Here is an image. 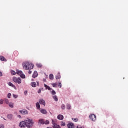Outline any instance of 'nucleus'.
I'll return each instance as SVG.
<instances>
[{"mask_svg": "<svg viewBox=\"0 0 128 128\" xmlns=\"http://www.w3.org/2000/svg\"><path fill=\"white\" fill-rule=\"evenodd\" d=\"M34 125V121H32V119L27 118L25 120V126L28 128H32V126Z\"/></svg>", "mask_w": 128, "mask_h": 128, "instance_id": "1", "label": "nucleus"}, {"mask_svg": "<svg viewBox=\"0 0 128 128\" xmlns=\"http://www.w3.org/2000/svg\"><path fill=\"white\" fill-rule=\"evenodd\" d=\"M23 68L26 70H32V68H34V65L32 64H30L28 62H26L23 64Z\"/></svg>", "mask_w": 128, "mask_h": 128, "instance_id": "2", "label": "nucleus"}, {"mask_svg": "<svg viewBox=\"0 0 128 128\" xmlns=\"http://www.w3.org/2000/svg\"><path fill=\"white\" fill-rule=\"evenodd\" d=\"M13 81L18 84H22V78H20L14 77L13 78Z\"/></svg>", "mask_w": 128, "mask_h": 128, "instance_id": "3", "label": "nucleus"}, {"mask_svg": "<svg viewBox=\"0 0 128 128\" xmlns=\"http://www.w3.org/2000/svg\"><path fill=\"white\" fill-rule=\"evenodd\" d=\"M16 74L20 76V78H26V75L22 74V70H17Z\"/></svg>", "mask_w": 128, "mask_h": 128, "instance_id": "4", "label": "nucleus"}, {"mask_svg": "<svg viewBox=\"0 0 128 128\" xmlns=\"http://www.w3.org/2000/svg\"><path fill=\"white\" fill-rule=\"evenodd\" d=\"M52 126L54 128H62L60 127V125H58L56 123V122H54V120H52Z\"/></svg>", "mask_w": 128, "mask_h": 128, "instance_id": "5", "label": "nucleus"}, {"mask_svg": "<svg viewBox=\"0 0 128 128\" xmlns=\"http://www.w3.org/2000/svg\"><path fill=\"white\" fill-rule=\"evenodd\" d=\"M89 118H90L91 120H92V122H96V116L94 114H90L89 116Z\"/></svg>", "mask_w": 128, "mask_h": 128, "instance_id": "6", "label": "nucleus"}, {"mask_svg": "<svg viewBox=\"0 0 128 128\" xmlns=\"http://www.w3.org/2000/svg\"><path fill=\"white\" fill-rule=\"evenodd\" d=\"M19 112H20V114H28L26 110H19Z\"/></svg>", "mask_w": 128, "mask_h": 128, "instance_id": "7", "label": "nucleus"}, {"mask_svg": "<svg viewBox=\"0 0 128 128\" xmlns=\"http://www.w3.org/2000/svg\"><path fill=\"white\" fill-rule=\"evenodd\" d=\"M26 126V121H22L19 124L20 128H24Z\"/></svg>", "mask_w": 128, "mask_h": 128, "instance_id": "8", "label": "nucleus"}, {"mask_svg": "<svg viewBox=\"0 0 128 128\" xmlns=\"http://www.w3.org/2000/svg\"><path fill=\"white\" fill-rule=\"evenodd\" d=\"M40 110L42 114H46L48 112H46V109L44 108H40Z\"/></svg>", "mask_w": 128, "mask_h": 128, "instance_id": "9", "label": "nucleus"}, {"mask_svg": "<svg viewBox=\"0 0 128 128\" xmlns=\"http://www.w3.org/2000/svg\"><path fill=\"white\" fill-rule=\"evenodd\" d=\"M39 104H43V106H46V101L42 99H40L39 100Z\"/></svg>", "mask_w": 128, "mask_h": 128, "instance_id": "10", "label": "nucleus"}, {"mask_svg": "<svg viewBox=\"0 0 128 128\" xmlns=\"http://www.w3.org/2000/svg\"><path fill=\"white\" fill-rule=\"evenodd\" d=\"M68 128H74V125L73 123H69L67 124Z\"/></svg>", "mask_w": 128, "mask_h": 128, "instance_id": "11", "label": "nucleus"}, {"mask_svg": "<svg viewBox=\"0 0 128 128\" xmlns=\"http://www.w3.org/2000/svg\"><path fill=\"white\" fill-rule=\"evenodd\" d=\"M66 108L67 110H72V105L70 104H66Z\"/></svg>", "mask_w": 128, "mask_h": 128, "instance_id": "12", "label": "nucleus"}, {"mask_svg": "<svg viewBox=\"0 0 128 128\" xmlns=\"http://www.w3.org/2000/svg\"><path fill=\"white\" fill-rule=\"evenodd\" d=\"M38 72L34 71L33 74H32V78H36L38 77Z\"/></svg>", "mask_w": 128, "mask_h": 128, "instance_id": "13", "label": "nucleus"}, {"mask_svg": "<svg viewBox=\"0 0 128 128\" xmlns=\"http://www.w3.org/2000/svg\"><path fill=\"white\" fill-rule=\"evenodd\" d=\"M57 118H58V120H64V116L59 114Z\"/></svg>", "mask_w": 128, "mask_h": 128, "instance_id": "14", "label": "nucleus"}, {"mask_svg": "<svg viewBox=\"0 0 128 128\" xmlns=\"http://www.w3.org/2000/svg\"><path fill=\"white\" fill-rule=\"evenodd\" d=\"M44 88H46V90H52V88H50V86L44 84Z\"/></svg>", "mask_w": 128, "mask_h": 128, "instance_id": "15", "label": "nucleus"}, {"mask_svg": "<svg viewBox=\"0 0 128 128\" xmlns=\"http://www.w3.org/2000/svg\"><path fill=\"white\" fill-rule=\"evenodd\" d=\"M38 124H44V120L42 119L39 120Z\"/></svg>", "mask_w": 128, "mask_h": 128, "instance_id": "16", "label": "nucleus"}, {"mask_svg": "<svg viewBox=\"0 0 128 128\" xmlns=\"http://www.w3.org/2000/svg\"><path fill=\"white\" fill-rule=\"evenodd\" d=\"M8 86H12V88H16V86L14 85V84H12V83L11 82H9L8 83Z\"/></svg>", "mask_w": 128, "mask_h": 128, "instance_id": "17", "label": "nucleus"}, {"mask_svg": "<svg viewBox=\"0 0 128 128\" xmlns=\"http://www.w3.org/2000/svg\"><path fill=\"white\" fill-rule=\"evenodd\" d=\"M36 106L38 110H40V103L38 102L36 103Z\"/></svg>", "mask_w": 128, "mask_h": 128, "instance_id": "18", "label": "nucleus"}, {"mask_svg": "<svg viewBox=\"0 0 128 128\" xmlns=\"http://www.w3.org/2000/svg\"><path fill=\"white\" fill-rule=\"evenodd\" d=\"M31 86L32 88H36V82H31Z\"/></svg>", "mask_w": 128, "mask_h": 128, "instance_id": "19", "label": "nucleus"}, {"mask_svg": "<svg viewBox=\"0 0 128 128\" xmlns=\"http://www.w3.org/2000/svg\"><path fill=\"white\" fill-rule=\"evenodd\" d=\"M8 120H12V114H10L8 115Z\"/></svg>", "mask_w": 128, "mask_h": 128, "instance_id": "20", "label": "nucleus"}, {"mask_svg": "<svg viewBox=\"0 0 128 128\" xmlns=\"http://www.w3.org/2000/svg\"><path fill=\"white\" fill-rule=\"evenodd\" d=\"M50 92H51L53 96H54V94H56V91H54V90H50Z\"/></svg>", "mask_w": 128, "mask_h": 128, "instance_id": "21", "label": "nucleus"}, {"mask_svg": "<svg viewBox=\"0 0 128 128\" xmlns=\"http://www.w3.org/2000/svg\"><path fill=\"white\" fill-rule=\"evenodd\" d=\"M52 98H53L55 102H58V100L57 96H52Z\"/></svg>", "mask_w": 128, "mask_h": 128, "instance_id": "22", "label": "nucleus"}, {"mask_svg": "<svg viewBox=\"0 0 128 128\" xmlns=\"http://www.w3.org/2000/svg\"><path fill=\"white\" fill-rule=\"evenodd\" d=\"M49 78L50 80H54V74H50L49 75Z\"/></svg>", "mask_w": 128, "mask_h": 128, "instance_id": "23", "label": "nucleus"}, {"mask_svg": "<svg viewBox=\"0 0 128 128\" xmlns=\"http://www.w3.org/2000/svg\"><path fill=\"white\" fill-rule=\"evenodd\" d=\"M56 80H60V73H58V75L56 76Z\"/></svg>", "mask_w": 128, "mask_h": 128, "instance_id": "24", "label": "nucleus"}, {"mask_svg": "<svg viewBox=\"0 0 128 128\" xmlns=\"http://www.w3.org/2000/svg\"><path fill=\"white\" fill-rule=\"evenodd\" d=\"M8 106L10 108H14V103L10 102V104H8Z\"/></svg>", "mask_w": 128, "mask_h": 128, "instance_id": "25", "label": "nucleus"}, {"mask_svg": "<svg viewBox=\"0 0 128 128\" xmlns=\"http://www.w3.org/2000/svg\"><path fill=\"white\" fill-rule=\"evenodd\" d=\"M61 108L62 110H66V105L64 104H62Z\"/></svg>", "mask_w": 128, "mask_h": 128, "instance_id": "26", "label": "nucleus"}, {"mask_svg": "<svg viewBox=\"0 0 128 128\" xmlns=\"http://www.w3.org/2000/svg\"><path fill=\"white\" fill-rule=\"evenodd\" d=\"M4 102H5V104H10V102H8V98H5L4 100Z\"/></svg>", "mask_w": 128, "mask_h": 128, "instance_id": "27", "label": "nucleus"}, {"mask_svg": "<svg viewBox=\"0 0 128 128\" xmlns=\"http://www.w3.org/2000/svg\"><path fill=\"white\" fill-rule=\"evenodd\" d=\"M0 60L2 62H4V60H5L4 57L2 56H0Z\"/></svg>", "mask_w": 128, "mask_h": 128, "instance_id": "28", "label": "nucleus"}, {"mask_svg": "<svg viewBox=\"0 0 128 128\" xmlns=\"http://www.w3.org/2000/svg\"><path fill=\"white\" fill-rule=\"evenodd\" d=\"M50 124V121L48 120H46L45 122H44V124Z\"/></svg>", "mask_w": 128, "mask_h": 128, "instance_id": "29", "label": "nucleus"}, {"mask_svg": "<svg viewBox=\"0 0 128 128\" xmlns=\"http://www.w3.org/2000/svg\"><path fill=\"white\" fill-rule=\"evenodd\" d=\"M72 120L74 122H78V118H72Z\"/></svg>", "mask_w": 128, "mask_h": 128, "instance_id": "30", "label": "nucleus"}, {"mask_svg": "<svg viewBox=\"0 0 128 128\" xmlns=\"http://www.w3.org/2000/svg\"><path fill=\"white\" fill-rule=\"evenodd\" d=\"M61 126H66V123L64 122H62L60 124Z\"/></svg>", "mask_w": 128, "mask_h": 128, "instance_id": "31", "label": "nucleus"}, {"mask_svg": "<svg viewBox=\"0 0 128 128\" xmlns=\"http://www.w3.org/2000/svg\"><path fill=\"white\" fill-rule=\"evenodd\" d=\"M36 66H37L38 68H42V65L40 64H36Z\"/></svg>", "mask_w": 128, "mask_h": 128, "instance_id": "32", "label": "nucleus"}, {"mask_svg": "<svg viewBox=\"0 0 128 128\" xmlns=\"http://www.w3.org/2000/svg\"><path fill=\"white\" fill-rule=\"evenodd\" d=\"M10 96H12V94L10 93H8V98H10Z\"/></svg>", "mask_w": 128, "mask_h": 128, "instance_id": "33", "label": "nucleus"}, {"mask_svg": "<svg viewBox=\"0 0 128 128\" xmlns=\"http://www.w3.org/2000/svg\"><path fill=\"white\" fill-rule=\"evenodd\" d=\"M11 74H13V76H14V74H16V72L12 70H11Z\"/></svg>", "mask_w": 128, "mask_h": 128, "instance_id": "34", "label": "nucleus"}, {"mask_svg": "<svg viewBox=\"0 0 128 128\" xmlns=\"http://www.w3.org/2000/svg\"><path fill=\"white\" fill-rule=\"evenodd\" d=\"M12 96H13V98H18V95H16L14 94H13Z\"/></svg>", "mask_w": 128, "mask_h": 128, "instance_id": "35", "label": "nucleus"}, {"mask_svg": "<svg viewBox=\"0 0 128 128\" xmlns=\"http://www.w3.org/2000/svg\"><path fill=\"white\" fill-rule=\"evenodd\" d=\"M4 100L2 99H1L0 100V104H4Z\"/></svg>", "mask_w": 128, "mask_h": 128, "instance_id": "36", "label": "nucleus"}, {"mask_svg": "<svg viewBox=\"0 0 128 128\" xmlns=\"http://www.w3.org/2000/svg\"><path fill=\"white\" fill-rule=\"evenodd\" d=\"M0 128H4V124H0Z\"/></svg>", "mask_w": 128, "mask_h": 128, "instance_id": "37", "label": "nucleus"}, {"mask_svg": "<svg viewBox=\"0 0 128 128\" xmlns=\"http://www.w3.org/2000/svg\"><path fill=\"white\" fill-rule=\"evenodd\" d=\"M24 96H26L28 94V90H26L24 92Z\"/></svg>", "mask_w": 128, "mask_h": 128, "instance_id": "38", "label": "nucleus"}, {"mask_svg": "<svg viewBox=\"0 0 128 128\" xmlns=\"http://www.w3.org/2000/svg\"><path fill=\"white\" fill-rule=\"evenodd\" d=\"M52 86L53 88H56V84L53 83L52 84Z\"/></svg>", "mask_w": 128, "mask_h": 128, "instance_id": "39", "label": "nucleus"}, {"mask_svg": "<svg viewBox=\"0 0 128 128\" xmlns=\"http://www.w3.org/2000/svg\"><path fill=\"white\" fill-rule=\"evenodd\" d=\"M58 86H59V88H62V83H60V82H59L58 83Z\"/></svg>", "mask_w": 128, "mask_h": 128, "instance_id": "40", "label": "nucleus"}, {"mask_svg": "<svg viewBox=\"0 0 128 128\" xmlns=\"http://www.w3.org/2000/svg\"><path fill=\"white\" fill-rule=\"evenodd\" d=\"M40 92H42V90L39 89L38 90V94H40Z\"/></svg>", "mask_w": 128, "mask_h": 128, "instance_id": "41", "label": "nucleus"}, {"mask_svg": "<svg viewBox=\"0 0 128 128\" xmlns=\"http://www.w3.org/2000/svg\"><path fill=\"white\" fill-rule=\"evenodd\" d=\"M76 128H82V127L81 126L79 125L76 126Z\"/></svg>", "mask_w": 128, "mask_h": 128, "instance_id": "42", "label": "nucleus"}, {"mask_svg": "<svg viewBox=\"0 0 128 128\" xmlns=\"http://www.w3.org/2000/svg\"><path fill=\"white\" fill-rule=\"evenodd\" d=\"M17 116H18V118H22V116H20V115H18Z\"/></svg>", "mask_w": 128, "mask_h": 128, "instance_id": "43", "label": "nucleus"}, {"mask_svg": "<svg viewBox=\"0 0 128 128\" xmlns=\"http://www.w3.org/2000/svg\"><path fill=\"white\" fill-rule=\"evenodd\" d=\"M0 76H2V73L0 72Z\"/></svg>", "mask_w": 128, "mask_h": 128, "instance_id": "44", "label": "nucleus"}, {"mask_svg": "<svg viewBox=\"0 0 128 128\" xmlns=\"http://www.w3.org/2000/svg\"><path fill=\"white\" fill-rule=\"evenodd\" d=\"M28 74H32V71L29 70V72H28Z\"/></svg>", "mask_w": 128, "mask_h": 128, "instance_id": "45", "label": "nucleus"}, {"mask_svg": "<svg viewBox=\"0 0 128 128\" xmlns=\"http://www.w3.org/2000/svg\"><path fill=\"white\" fill-rule=\"evenodd\" d=\"M37 86H38V82H37Z\"/></svg>", "mask_w": 128, "mask_h": 128, "instance_id": "46", "label": "nucleus"}, {"mask_svg": "<svg viewBox=\"0 0 128 128\" xmlns=\"http://www.w3.org/2000/svg\"><path fill=\"white\" fill-rule=\"evenodd\" d=\"M4 120H6V119L4 118Z\"/></svg>", "mask_w": 128, "mask_h": 128, "instance_id": "47", "label": "nucleus"}]
</instances>
